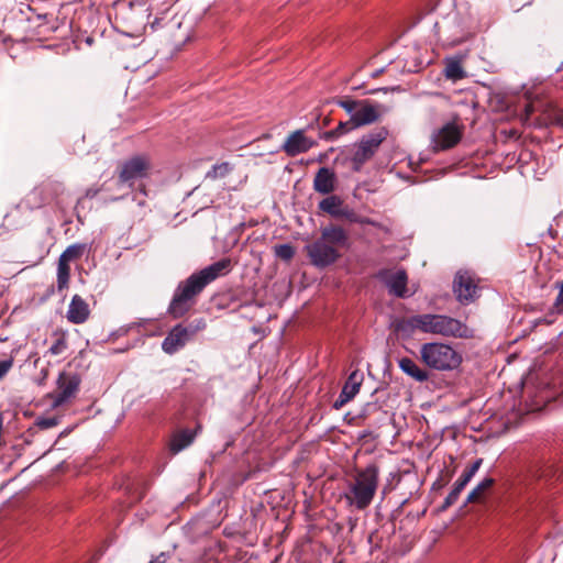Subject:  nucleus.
<instances>
[{"label":"nucleus","instance_id":"58836bf2","mask_svg":"<svg viewBox=\"0 0 563 563\" xmlns=\"http://www.w3.org/2000/svg\"><path fill=\"white\" fill-rule=\"evenodd\" d=\"M553 308L555 309L556 312L563 311V291L562 290L559 291L556 299L554 301Z\"/></svg>","mask_w":563,"mask_h":563},{"label":"nucleus","instance_id":"f257e3e1","mask_svg":"<svg viewBox=\"0 0 563 563\" xmlns=\"http://www.w3.org/2000/svg\"><path fill=\"white\" fill-rule=\"evenodd\" d=\"M232 267L231 258L224 257L180 282L167 309L169 316L183 318L196 305L203 289L217 278L228 275Z\"/></svg>","mask_w":563,"mask_h":563},{"label":"nucleus","instance_id":"9b49d317","mask_svg":"<svg viewBox=\"0 0 563 563\" xmlns=\"http://www.w3.org/2000/svg\"><path fill=\"white\" fill-rule=\"evenodd\" d=\"M314 145L316 142L307 137L302 130H297L287 136L282 148L288 156L294 157L308 152Z\"/></svg>","mask_w":563,"mask_h":563},{"label":"nucleus","instance_id":"ea45409f","mask_svg":"<svg viewBox=\"0 0 563 563\" xmlns=\"http://www.w3.org/2000/svg\"><path fill=\"white\" fill-rule=\"evenodd\" d=\"M169 558H170L169 553L161 552L158 555H156L148 563H166L169 560Z\"/></svg>","mask_w":563,"mask_h":563},{"label":"nucleus","instance_id":"412c9836","mask_svg":"<svg viewBox=\"0 0 563 563\" xmlns=\"http://www.w3.org/2000/svg\"><path fill=\"white\" fill-rule=\"evenodd\" d=\"M325 196L327 197L319 202L318 208L320 211L328 213L332 218H335L338 214V211H340L344 201L342 200L341 197H339L336 195L330 194V195H325Z\"/></svg>","mask_w":563,"mask_h":563},{"label":"nucleus","instance_id":"39448f33","mask_svg":"<svg viewBox=\"0 0 563 563\" xmlns=\"http://www.w3.org/2000/svg\"><path fill=\"white\" fill-rule=\"evenodd\" d=\"M420 360L432 369L452 371L461 365L462 355L450 344L429 342L421 345Z\"/></svg>","mask_w":563,"mask_h":563},{"label":"nucleus","instance_id":"393cba45","mask_svg":"<svg viewBox=\"0 0 563 563\" xmlns=\"http://www.w3.org/2000/svg\"><path fill=\"white\" fill-rule=\"evenodd\" d=\"M69 277H70L69 263L64 262L63 260L58 258V266H57V288H58V290H63L68 287Z\"/></svg>","mask_w":563,"mask_h":563},{"label":"nucleus","instance_id":"72a5a7b5","mask_svg":"<svg viewBox=\"0 0 563 563\" xmlns=\"http://www.w3.org/2000/svg\"><path fill=\"white\" fill-rule=\"evenodd\" d=\"M335 102L338 106L343 108L346 111V113L351 115V118H353V112L355 113L360 104V100H353L350 98L338 99Z\"/></svg>","mask_w":563,"mask_h":563},{"label":"nucleus","instance_id":"cd10ccee","mask_svg":"<svg viewBox=\"0 0 563 563\" xmlns=\"http://www.w3.org/2000/svg\"><path fill=\"white\" fill-rule=\"evenodd\" d=\"M54 336L56 339H55L54 343L52 344V346L49 347L48 353L51 355L56 356V355L63 354L67 350L68 344H67V339H66L65 332H55Z\"/></svg>","mask_w":563,"mask_h":563},{"label":"nucleus","instance_id":"6ab92c4d","mask_svg":"<svg viewBox=\"0 0 563 563\" xmlns=\"http://www.w3.org/2000/svg\"><path fill=\"white\" fill-rule=\"evenodd\" d=\"M196 437V432L189 429L179 430L174 433L170 441V451L176 454L190 445Z\"/></svg>","mask_w":563,"mask_h":563},{"label":"nucleus","instance_id":"1a4fd4ad","mask_svg":"<svg viewBox=\"0 0 563 563\" xmlns=\"http://www.w3.org/2000/svg\"><path fill=\"white\" fill-rule=\"evenodd\" d=\"M80 379L76 375L60 373L57 380V388L53 393V407H59L78 391Z\"/></svg>","mask_w":563,"mask_h":563},{"label":"nucleus","instance_id":"7ed1b4c3","mask_svg":"<svg viewBox=\"0 0 563 563\" xmlns=\"http://www.w3.org/2000/svg\"><path fill=\"white\" fill-rule=\"evenodd\" d=\"M349 234L338 224H329L321 228L320 238L305 246L310 263L324 268L334 264L340 257V249L347 246Z\"/></svg>","mask_w":563,"mask_h":563},{"label":"nucleus","instance_id":"2eb2a0df","mask_svg":"<svg viewBox=\"0 0 563 563\" xmlns=\"http://www.w3.org/2000/svg\"><path fill=\"white\" fill-rule=\"evenodd\" d=\"M190 339L186 335L183 323L176 324L167 334L162 343V349L167 354H174L184 347Z\"/></svg>","mask_w":563,"mask_h":563},{"label":"nucleus","instance_id":"c756f323","mask_svg":"<svg viewBox=\"0 0 563 563\" xmlns=\"http://www.w3.org/2000/svg\"><path fill=\"white\" fill-rule=\"evenodd\" d=\"M465 485H463L461 482L456 481L453 485V488L452 490L450 492V494L446 496V498L444 499L442 506L440 507V509L442 511L446 510L448 508H450L452 505H454L462 490L464 489Z\"/></svg>","mask_w":563,"mask_h":563},{"label":"nucleus","instance_id":"a211bd4d","mask_svg":"<svg viewBox=\"0 0 563 563\" xmlns=\"http://www.w3.org/2000/svg\"><path fill=\"white\" fill-rule=\"evenodd\" d=\"M398 365L404 373L419 383H423L429 379V373L426 369L420 368L416 362L409 357L400 358Z\"/></svg>","mask_w":563,"mask_h":563},{"label":"nucleus","instance_id":"b1692460","mask_svg":"<svg viewBox=\"0 0 563 563\" xmlns=\"http://www.w3.org/2000/svg\"><path fill=\"white\" fill-rule=\"evenodd\" d=\"M356 128L357 126L355 125L354 121L352 120V118H350V120L347 121H341L335 129L324 132L323 139L334 140Z\"/></svg>","mask_w":563,"mask_h":563},{"label":"nucleus","instance_id":"c9c22d12","mask_svg":"<svg viewBox=\"0 0 563 563\" xmlns=\"http://www.w3.org/2000/svg\"><path fill=\"white\" fill-rule=\"evenodd\" d=\"M59 420H60V418L57 417V416L42 417V418H38L36 420V426L40 429L45 430V429H49V428L56 427L59 423Z\"/></svg>","mask_w":563,"mask_h":563},{"label":"nucleus","instance_id":"37998d69","mask_svg":"<svg viewBox=\"0 0 563 563\" xmlns=\"http://www.w3.org/2000/svg\"><path fill=\"white\" fill-rule=\"evenodd\" d=\"M560 290H562V291H563V282H562V283H561V285H560Z\"/></svg>","mask_w":563,"mask_h":563},{"label":"nucleus","instance_id":"473e14b6","mask_svg":"<svg viewBox=\"0 0 563 563\" xmlns=\"http://www.w3.org/2000/svg\"><path fill=\"white\" fill-rule=\"evenodd\" d=\"M335 219H342L354 223V221L357 220V212L343 203L340 211H338Z\"/></svg>","mask_w":563,"mask_h":563},{"label":"nucleus","instance_id":"e433bc0d","mask_svg":"<svg viewBox=\"0 0 563 563\" xmlns=\"http://www.w3.org/2000/svg\"><path fill=\"white\" fill-rule=\"evenodd\" d=\"M354 223H360V224H368V225H373V227H376V228H380L382 224L371 218H367V217H363L361 214L357 213V220L354 221Z\"/></svg>","mask_w":563,"mask_h":563},{"label":"nucleus","instance_id":"f704fd0d","mask_svg":"<svg viewBox=\"0 0 563 563\" xmlns=\"http://www.w3.org/2000/svg\"><path fill=\"white\" fill-rule=\"evenodd\" d=\"M14 358L8 356L0 360V383L7 377L9 372L13 368Z\"/></svg>","mask_w":563,"mask_h":563},{"label":"nucleus","instance_id":"4c0bfd02","mask_svg":"<svg viewBox=\"0 0 563 563\" xmlns=\"http://www.w3.org/2000/svg\"><path fill=\"white\" fill-rule=\"evenodd\" d=\"M553 308L555 309L556 312L563 311V291L562 290L559 291L556 299L554 301Z\"/></svg>","mask_w":563,"mask_h":563},{"label":"nucleus","instance_id":"79ce46f5","mask_svg":"<svg viewBox=\"0 0 563 563\" xmlns=\"http://www.w3.org/2000/svg\"><path fill=\"white\" fill-rule=\"evenodd\" d=\"M453 474H454V471L446 472V475L441 477L442 485H446L451 481Z\"/></svg>","mask_w":563,"mask_h":563},{"label":"nucleus","instance_id":"c85d7f7f","mask_svg":"<svg viewBox=\"0 0 563 563\" xmlns=\"http://www.w3.org/2000/svg\"><path fill=\"white\" fill-rule=\"evenodd\" d=\"M207 327L206 320L203 318L191 320L187 323H183V328L186 331V335L190 339V341L195 338V335L205 330Z\"/></svg>","mask_w":563,"mask_h":563},{"label":"nucleus","instance_id":"2f4dec72","mask_svg":"<svg viewBox=\"0 0 563 563\" xmlns=\"http://www.w3.org/2000/svg\"><path fill=\"white\" fill-rule=\"evenodd\" d=\"M482 464H483V459L475 460L474 463L463 472V474L461 475V477L457 481L466 486L467 483L472 479V477L479 470Z\"/></svg>","mask_w":563,"mask_h":563},{"label":"nucleus","instance_id":"f8f14e48","mask_svg":"<svg viewBox=\"0 0 563 563\" xmlns=\"http://www.w3.org/2000/svg\"><path fill=\"white\" fill-rule=\"evenodd\" d=\"M362 380V373H360L358 371L352 372L349 375L347 380L345 382L339 397L335 399L333 407L335 409H340L343 406H345L349 401H351L358 393Z\"/></svg>","mask_w":563,"mask_h":563},{"label":"nucleus","instance_id":"aec40b11","mask_svg":"<svg viewBox=\"0 0 563 563\" xmlns=\"http://www.w3.org/2000/svg\"><path fill=\"white\" fill-rule=\"evenodd\" d=\"M41 194L45 197L42 200L43 203H48L53 200H58L60 196L65 192V186L59 181H48L40 188Z\"/></svg>","mask_w":563,"mask_h":563},{"label":"nucleus","instance_id":"4be33fe9","mask_svg":"<svg viewBox=\"0 0 563 563\" xmlns=\"http://www.w3.org/2000/svg\"><path fill=\"white\" fill-rule=\"evenodd\" d=\"M444 75L448 79L457 81L466 77L460 58H449L445 64Z\"/></svg>","mask_w":563,"mask_h":563},{"label":"nucleus","instance_id":"5701e85b","mask_svg":"<svg viewBox=\"0 0 563 563\" xmlns=\"http://www.w3.org/2000/svg\"><path fill=\"white\" fill-rule=\"evenodd\" d=\"M495 479L492 477L484 478L467 495L466 503H479L483 500L485 493L493 487Z\"/></svg>","mask_w":563,"mask_h":563},{"label":"nucleus","instance_id":"20e7f679","mask_svg":"<svg viewBox=\"0 0 563 563\" xmlns=\"http://www.w3.org/2000/svg\"><path fill=\"white\" fill-rule=\"evenodd\" d=\"M379 468L376 464H368L365 468L356 470L353 482L350 484V492L345 498L350 505L358 510L367 508L376 494L378 486Z\"/></svg>","mask_w":563,"mask_h":563},{"label":"nucleus","instance_id":"9d476101","mask_svg":"<svg viewBox=\"0 0 563 563\" xmlns=\"http://www.w3.org/2000/svg\"><path fill=\"white\" fill-rule=\"evenodd\" d=\"M462 139V130L454 123H446L432 139L434 152L454 147Z\"/></svg>","mask_w":563,"mask_h":563},{"label":"nucleus","instance_id":"4468645a","mask_svg":"<svg viewBox=\"0 0 563 563\" xmlns=\"http://www.w3.org/2000/svg\"><path fill=\"white\" fill-rule=\"evenodd\" d=\"M335 173L328 167L319 168L313 178V190L321 195H330L335 190Z\"/></svg>","mask_w":563,"mask_h":563},{"label":"nucleus","instance_id":"6e6552de","mask_svg":"<svg viewBox=\"0 0 563 563\" xmlns=\"http://www.w3.org/2000/svg\"><path fill=\"white\" fill-rule=\"evenodd\" d=\"M453 291L462 305H468L478 297L477 285L467 272H459L453 280Z\"/></svg>","mask_w":563,"mask_h":563},{"label":"nucleus","instance_id":"7c9ffc66","mask_svg":"<svg viewBox=\"0 0 563 563\" xmlns=\"http://www.w3.org/2000/svg\"><path fill=\"white\" fill-rule=\"evenodd\" d=\"M274 251L275 255L285 262L292 260L296 253L295 247L289 243L276 245Z\"/></svg>","mask_w":563,"mask_h":563},{"label":"nucleus","instance_id":"f3484780","mask_svg":"<svg viewBox=\"0 0 563 563\" xmlns=\"http://www.w3.org/2000/svg\"><path fill=\"white\" fill-rule=\"evenodd\" d=\"M407 273L405 271H398L396 273H386L385 282L389 291L397 297H405L407 291Z\"/></svg>","mask_w":563,"mask_h":563},{"label":"nucleus","instance_id":"0eeeda50","mask_svg":"<svg viewBox=\"0 0 563 563\" xmlns=\"http://www.w3.org/2000/svg\"><path fill=\"white\" fill-rule=\"evenodd\" d=\"M387 136L388 130L384 126L377 128L371 133L364 135L352 156V169L354 172H360L362 166L375 155L379 145L387 139Z\"/></svg>","mask_w":563,"mask_h":563},{"label":"nucleus","instance_id":"423d86ee","mask_svg":"<svg viewBox=\"0 0 563 563\" xmlns=\"http://www.w3.org/2000/svg\"><path fill=\"white\" fill-rule=\"evenodd\" d=\"M151 169L152 163L150 157L145 155H135L130 157L118 165L117 184L132 189L136 181L148 177Z\"/></svg>","mask_w":563,"mask_h":563},{"label":"nucleus","instance_id":"ddd939ff","mask_svg":"<svg viewBox=\"0 0 563 563\" xmlns=\"http://www.w3.org/2000/svg\"><path fill=\"white\" fill-rule=\"evenodd\" d=\"M380 108H383V106H375L371 103L368 100H360L357 110L355 111V113L353 112L352 120L354 121L357 128L372 124L379 119Z\"/></svg>","mask_w":563,"mask_h":563},{"label":"nucleus","instance_id":"f03ea898","mask_svg":"<svg viewBox=\"0 0 563 563\" xmlns=\"http://www.w3.org/2000/svg\"><path fill=\"white\" fill-rule=\"evenodd\" d=\"M397 331L401 334L410 335L416 329L442 336H453L460 339H471L474 336L473 330L460 320L442 314H416L404 319L397 323Z\"/></svg>","mask_w":563,"mask_h":563},{"label":"nucleus","instance_id":"a19ab883","mask_svg":"<svg viewBox=\"0 0 563 563\" xmlns=\"http://www.w3.org/2000/svg\"><path fill=\"white\" fill-rule=\"evenodd\" d=\"M533 112H534L533 104L532 103H527L525 106V117H526V120H528Z\"/></svg>","mask_w":563,"mask_h":563},{"label":"nucleus","instance_id":"a878e982","mask_svg":"<svg viewBox=\"0 0 563 563\" xmlns=\"http://www.w3.org/2000/svg\"><path fill=\"white\" fill-rule=\"evenodd\" d=\"M86 251V244H71L60 254L59 258L64 262L70 263L71 261L80 258Z\"/></svg>","mask_w":563,"mask_h":563},{"label":"nucleus","instance_id":"dca6fc26","mask_svg":"<svg viewBox=\"0 0 563 563\" xmlns=\"http://www.w3.org/2000/svg\"><path fill=\"white\" fill-rule=\"evenodd\" d=\"M90 310L88 303L79 296L75 295L67 311V319L74 324H81L89 318Z\"/></svg>","mask_w":563,"mask_h":563},{"label":"nucleus","instance_id":"bb28decb","mask_svg":"<svg viewBox=\"0 0 563 563\" xmlns=\"http://www.w3.org/2000/svg\"><path fill=\"white\" fill-rule=\"evenodd\" d=\"M231 172H232V166L229 163L224 162L221 164L213 165L212 168L207 172L206 178L211 179V180L224 178Z\"/></svg>","mask_w":563,"mask_h":563}]
</instances>
